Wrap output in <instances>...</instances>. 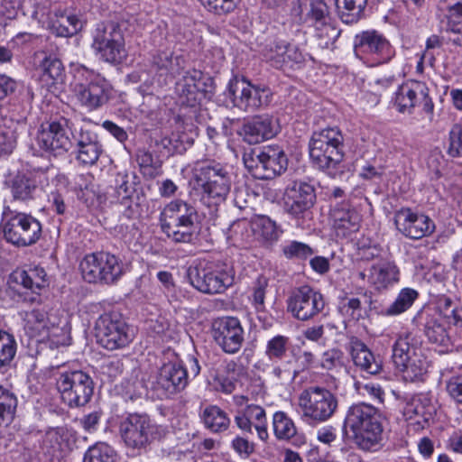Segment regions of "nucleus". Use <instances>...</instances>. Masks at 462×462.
Here are the masks:
<instances>
[{
	"label": "nucleus",
	"mask_w": 462,
	"mask_h": 462,
	"mask_svg": "<svg viewBox=\"0 0 462 462\" xmlns=\"http://www.w3.org/2000/svg\"><path fill=\"white\" fill-rule=\"evenodd\" d=\"M263 157V147L262 149H248L244 152L243 162L245 167L254 175L256 179L261 180L262 166Z\"/></svg>",
	"instance_id": "864d4df0"
},
{
	"label": "nucleus",
	"mask_w": 462,
	"mask_h": 462,
	"mask_svg": "<svg viewBox=\"0 0 462 462\" xmlns=\"http://www.w3.org/2000/svg\"><path fill=\"white\" fill-rule=\"evenodd\" d=\"M340 32L337 20L330 15L328 2L319 0V47L333 46Z\"/></svg>",
	"instance_id": "7c9ffc66"
},
{
	"label": "nucleus",
	"mask_w": 462,
	"mask_h": 462,
	"mask_svg": "<svg viewBox=\"0 0 462 462\" xmlns=\"http://www.w3.org/2000/svg\"><path fill=\"white\" fill-rule=\"evenodd\" d=\"M351 356L355 365L369 374H376L382 369V357L371 348H351Z\"/></svg>",
	"instance_id": "473e14b6"
},
{
	"label": "nucleus",
	"mask_w": 462,
	"mask_h": 462,
	"mask_svg": "<svg viewBox=\"0 0 462 462\" xmlns=\"http://www.w3.org/2000/svg\"><path fill=\"white\" fill-rule=\"evenodd\" d=\"M343 427L363 450H376L383 439V416L378 408L366 402L355 403L347 409Z\"/></svg>",
	"instance_id": "f03ea898"
},
{
	"label": "nucleus",
	"mask_w": 462,
	"mask_h": 462,
	"mask_svg": "<svg viewBox=\"0 0 462 462\" xmlns=\"http://www.w3.org/2000/svg\"><path fill=\"white\" fill-rule=\"evenodd\" d=\"M38 40L39 37L35 34L30 32H20L13 38L12 43L18 48L25 49L32 47Z\"/></svg>",
	"instance_id": "338daca9"
},
{
	"label": "nucleus",
	"mask_w": 462,
	"mask_h": 462,
	"mask_svg": "<svg viewBox=\"0 0 462 462\" xmlns=\"http://www.w3.org/2000/svg\"><path fill=\"white\" fill-rule=\"evenodd\" d=\"M36 189L35 180L25 174L18 173L11 182V192L15 200L32 199Z\"/></svg>",
	"instance_id": "c03bdc74"
},
{
	"label": "nucleus",
	"mask_w": 462,
	"mask_h": 462,
	"mask_svg": "<svg viewBox=\"0 0 462 462\" xmlns=\"http://www.w3.org/2000/svg\"><path fill=\"white\" fill-rule=\"evenodd\" d=\"M184 59L181 56H173L171 51H160L152 59V65L157 70H164L172 75L180 74L183 69Z\"/></svg>",
	"instance_id": "79ce46f5"
},
{
	"label": "nucleus",
	"mask_w": 462,
	"mask_h": 462,
	"mask_svg": "<svg viewBox=\"0 0 462 462\" xmlns=\"http://www.w3.org/2000/svg\"><path fill=\"white\" fill-rule=\"evenodd\" d=\"M354 51L370 67L389 63L395 56V49L389 40L376 30L357 33L354 38Z\"/></svg>",
	"instance_id": "9b49d317"
},
{
	"label": "nucleus",
	"mask_w": 462,
	"mask_h": 462,
	"mask_svg": "<svg viewBox=\"0 0 462 462\" xmlns=\"http://www.w3.org/2000/svg\"><path fill=\"white\" fill-rule=\"evenodd\" d=\"M282 251L287 259H307L313 254V250L308 245L298 241L283 245Z\"/></svg>",
	"instance_id": "6e6d98bb"
},
{
	"label": "nucleus",
	"mask_w": 462,
	"mask_h": 462,
	"mask_svg": "<svg viewBox=\"0 0 462 462\" xmlns=\"http://www.w3.org/2000/svg\"><path fill=\"white\" fill-rule=\"evenodd\" d=\"M189 138L179 134H171L170 136H163L155 140V146L158 151L165 156L174 153H182L187 150V144L191 145Z\"/></svg>",
	"instance_id": "37998d69"
},
{
	"label": "nucleus",
	"mask_w": 462,
	"mask_h": 462,
	"mask_svg": "<svg viewBox=\"0 0 462 462\" xmlns=\"http://www.w3.org/2000/svg\"><path fill=\"white\" fill-rule=\"evenodd\" d=\"M213 337L220 346H240L244 341V329L237 318L226 317L213 325Z\"/></svg>",
	"instance_id": "c85d7f7f"
},
{
	"label": "nucleus",
	"mask_w": 462,
	"mask_h": 462,
	"mask_svg": "<svg viewBox=\"0 0 462 462\" xmlns=\"http://www.w3.org/2000/svg\"><path fill=\"white\" fill-rule=\"evenodd\" d=\"M355 385L359 394L363 396H369L370 398L378 401L380 403L383 402L384 393L379 384L356 382Z\"/></svg>",
	"instance_id": "052dcab7"
},
{
	"label": "nucleus",
	"mask_w": 462,
	"mask_h": 462,
	"mask_svg": "<svg viewBox=\"0 0 462 462\" xmlns=\"http://www.w3.org/2000/svg\"><path fill=\"white\" fill-rule=\"evenodd\" d=\"M254 231L266 243H273L278 240L282 229L269 217L260 216L254 221Z\"/></svg>",
	"instance_id": "a18cd8bd"
},
{
	"label": "nucleus",
	"mask_w": 462,
	"mask_h": 462,
	"mask_svg": "<svg viewBox=\"0 0 462 462\" xmlns=\"http://www.w3.org/2000/svg\"><path fill=\"white\" fill-rule=\"evenodd\" d=\"M269 286L268 279L264 276H259L252 288V303L257 312L265 311V296Z\"/></svg>",
	"instance_id": "5fc2aeb1"
},
{
	"label": "nucleus",
	"mask_w": 462,
	"mask_h": 462,
	"mask_svg": "<svg viewBox=\"0 0 462 462\" xmlns=\"http://www.w3.org/2000/svg\"><path fill=\"white\" fill-rule=\"evenodd\" d=\"M94 385L91 376L81 370L61 373L56 381L62 401L70 408L88 404L94 393Z\"/></svg>",
	"instance_id": "f8f14e48"
},
{
	"label": "nucleus",
	"mask_w": 462,
	"mask_h": 462,
	"mask_svg": "<svg viewBox=\"0 0 462 462\" xmlns=\"http://www.w3.org/2000/svg\"><path fill=\"white\" fill-rule=\"evenodd\" d=\"M448 153L452 157L462 156V127L454 125L449 133V146Z\"/></svg>",
	"instance_id": "bf43d9fd"
},
{
	"label": "nucleus",
	"mask_w": 462,
	"mask_h": 462,
	"mask_svg": "<svg viewBox=\"0 0 462 462\" xmlns=\"http://www.w3.org/2000/svg\"><path fill=\"white\" fill-rule=\"evenodd\" d=\"M403 402V416L409 421V426L414 431L428 427L435 412L430 395L424 393L405 394Z\"/></svg>",
	"instance_id": "aec40b11"
},
{
	"label": "nucleus",
	"mask_w": 462,
	"mask_h": 462,
	"mask_svg": "<svg viewBox=\"0 0 462 462\" xmlns=\"http://www.w3.org/2000/svg\"><path fill=\"white\" fill-rule=\"evenodd\" d=\"M136 162L140 168L146 174L152 175V170H157L161 167L162 162L155 160L152 153L146 149H138L136 152Z\"/></svg>",
	"instance_id": "13d9d810"
},
{
	"label": "nucleus",
	"mask_w": 462,
	"mask_h": 462,
	"mask_svg": "<svg viewBox=\"0 0 462 462\" xmlns=\"http://www.w3.org/2000/svg\"><path fill=\"white\" fill-rule=\"evenodd\" d=\"M394 224L399 232L411 239H420L431 235L435 224L424 214L413 212L411 208H401L395 213Z\"/></svg>",
	"instance_id": "4be33fe9"
},
{
	"label": "nucleus",
	"mask_w": 462,
	"mask_h": 462,
	"mask_svg": "<svg viewBox=\"0 0 462 462\" xmlns=\"http://www.w3.org/2000/svg\"><path fill=\"white\" fill-rule=\"evenodd\" d=\"M330 6L337 3L340 11L341 19L346 23H354L358 22L364 15L367 0H325Z\"/></svg>",
	"instance_id": "4c0bfd02"
},
{
	"label": "nucleus",
	"mask_w": 462,
	"mask_h": 462,
	"mask_svg": "<svg viewBox=\"0 0 462 462\" xmlns=\"http://www.w3.org/2000/svg\"><path fill=\"white\" fill-rule=\"evenodd\" d=\"M18 87L16 80L5 74H0V100L14 94Z\"/></svg>",
	"instance_id": "69168bd1"
},
{
	"label": "nucleus",
	"mask_w": 462,
	"mask_h": 462,
	"mask_svg": "<svg viewBox=\"0 0 462 462\" xmlns=\"http://www.w3.org/2000/svg\"><path fill=\"white\" fill-rule=\"evenodd\" d=\"M263 158L261 180H272L285 172L288 168V157L280 146L263 147Z\"/></svg>",
	"instance_id": "c756f323"
},
{
	"label": "nucleus",
	"mask_w": 462,
	"mask_h": 462,
	"mask_svg": "<svg viewBox=\"0 0 462 462\" xmlns=\"http://www.w3.org/2000/svg\"><path fill=\"white\" fill-rule=\"evenodd\" d=\"M303 419L315 425L318 420V385L304 390L299 398Z\"/></svg>",
	"instance_id": "ea45409f"
},
{
	"label": "nucleus",
	"mask_w": 462,
	"mask_h": 462,
	"mask_svg": "<svg viewBox=\"0 0 462 462\" xmlns=\"http://www.w3.org/2000/svg\"><path fill=\"white\" fill-rule=\"evenodd\" d=\"M244 411L254 424V430L261 440L268 439L266 413L263 408L259 405H247Z\"/></svg>",
	"instance_id": "3c124183"
},
{
	"label": "nucleus",
	"mask_w": 462,
	"mask_h": 462,
	"mask_svg": "<svg viewBox=\"0 0 462 462\" xmlns=\"http://www.w3.org/2000/svg\"><path fill=\"white\" fill-rule=\"evenodd\" d=\"M287 302L288 310L298 319L307 320L316 314V292L310 286L295 289Z\"/></svg>",
	"instance_id": "a878e982"
},
{
	"label": "nucleus",
	"mask_w": 462,
	"mask_h": 462,
	"mask_svg": "<svg viewBox=\"0 0 462 462\" xmlns=\"http://www.w3.org/2000/svg\"><path fill=\"white\" fill-rule=\"evenodd\" d=\"M91 48L104 61L119 64L125 58V39L118 23H97L91 31Z\"/></svg>",
	"instance_id": "6e6552de"
},
{
	"label": "nucleus",
	"mask_w": 462,
	"mask_h": 462,
	"mask_svg": "<svg viewBox=\"0 0 462 462\" xmlns=\"http://www.w3.org/2000/svg\"><path fill=\"white\" fill-rule=\"evenodd\" d=\"M237 134L249 144L260 143L278 133L277 121L268 115L256 116L243 123Z\"/></svg>",
	"instance_id": "b1692460"
},
{
	"label": "nucleus",
	"mask_w": 462,
	"mask_h": 462,
	"mask_svg": "<svg viewBox=\"0 0 462 462\" xmlns=\"http://www.w3.org/2000/svg\"><path fill=\"white\" fill-rule=\"evenodd\" d=\"M338 408V399L330 390L319 387V421L333 416Z\"/></svg>",
	"instance_id": "603ef678"
},
{
	"label": "nucleus",
	"mask_w": 462,
	"mask_h": 462,
	"mask_svg": "<svg viewBox=\"0 0 462 462\" xmlns=\"http://www.w3.org/2000/svg\"><path fill=\"white\" fill-rule=\"evenodd\" d=\"M97 337L99 344L106 346L114 344V346H126L134 337V330L124 321L116 319L112 314H104L96 322Z\"/></svg>",
	"instance_id": "6ab92c4d"
},
{
	"label": "nucleus",
	"mask_w": 462,
	"mask_h": 462,
	"mask_svg": "<svg viewBox=\"0 0 462 462\" xmlns=\"http://www.w3.org/2000/svg\"><path fill=\"white\" fill-rule=\"evenodd\" d=\"M392 359L404 380L422 381L430 366L424 348H393Z\"/></svg>",
	"instance_id": "2eb2a0df"
},
{
	"label": "nucleus",
	"mask_w": 462,
	"mask_h": 462,
	"mask_svg": "<svg viewBox=\"0 0 462 462\" xmlns=\"http://www.w3.org/2000/svg\"><path fill=\"white\" fill-rule=\"evenodd\" d=\"M20 125L11 118H5L0 123V157L10 155L17 145Z\"/></svg>",
	"instance_id": "72a5a7b5"
},
{
	"label": "nucleus",
	"mask_w": 462,
	"mask_h": 462,
	"mask_svg": "<svg viewBox=\"0 0 462 462\" xmlns=\"http://www.w3.org/2000/svg\"><path fill=\"white\" fill-rule=\"evenodd\" d=\"M273 427L275 437L282 440H289L297 432L294 422L283 411H276L273 414Z\"/></svg>",
	"instance_id": "49530a36"
},
{
	"label": "nucleus",
	"mask_w": 462,
	"mask_h": 462,
	"mask_svg": "<svg viewBox=\"0 0 462 462\" xmlns=\"http://www.w3.org/2000/svg\"><path fill=\"white\" fill-rule=\"evenodd\" d=\"M224 96L227 105L245 112H254L269 105L271 90L261 85H254L245 77L233 76L226 86Z\"/></svg>",
	"instance_id": "0eeeda50"
},
{
	"label": "nucleus",
	"mask_w": 462,
	"mask_h": 462,
	"mask_svg": "<svg viewBox=\"0 0 462 462\" xmlns=\"http://www.w3.org/2000/svg\"><path fill=\"white\" fill-rule=\"evenodd\" d=\"M316 189L314 185L307 182L294 183L286 189L284 193L283 208L286 213L303 222L312 220L311 211L316 202Z\"/></svg>",
	"instance_id": "ddd939ff"
},
{
	"label": "nucleus",
	"mask_w": 462,
	"mask_h": 462,
	"mask_svg": "<svg viewBox=\"0 0 462 462\" xmlns=\"http://www.w3.org/2000/svg\"><path fill=\"white\" fill-rule=\"evenodd\" d=\"M356 279L362 282L366 280L370 288L377 292H383L399 282L400 271L394 262L382 261L358 272Z\"/></svg>",
	"instance_id": "412c9836"
},
{
	"label": "nucleus",
	"mask_w": 462,
	"mask_h": 462,
	"mask_svg": "<svg viewBox=\"0 0 462 462\" xmlns=\"http://www.w3.org/2000/svg\"><path fill=\"white\" fill-rule=\"evenodd\" d=\"M286 42L282 40H273L265 44L262 50V54L267 62L276 68L284 67V57Z\"/></svg>",
	"instance_id": "de8ad7c7"
},
{
	"label": "nucleus",
	"mask_w": 462,
	"mask_h": 462,
	"mask_svg": "<svg viewBox=\"0 0 462 462\" xmlns=\"http://www.w3.org/2000/svg\"><path fill=\"white\" fill-rule=\"evenodd\" d=\"M200 419L205 428L213 433L223 432L230 425L226 412L217 405L207 406L200 413Z\"/></svg>",
	"instance_id": "2f4dec72"
},
{
	"label": "nucleus",
	"mask_w": 462,
	"mask_h": 462,
	"mask_svg": "<svg viewBox=\"0 0 462 462\" xmlns=\"http://www.w3.org/2000/svg\"><path fill=\"white\" fill-rule=\"evenodd\" d=\"M210 13L217 15H225L236 9L235 0H199Z\"/></svg>",
	"instance_id": "4d7b16f0"
},
{
	"label": "nucleus",
	"mask_w": 462,
	"mask_h": 462,
	"mask_svg": "<svg viewBox=\"0 0 462 462\" xmlns=\"http://www.w3.org/2000/svg\"><path fill=\"white\" fill-rule=\"evenodd\" d=\"M11 280L34 294L29 300L32 303L41 302V291L49 285L45 270L39 266L16 270L11 274Z\"/></svg>",
	"instance_id": "bb28decb"
},
{
	"label": "nucleus",
	"mask_w": 462,
	"mask_h": 462,
	"mask_svg": "<svg viewBox=\"0 0 462 462\" xmlns=\"http://www.w3.org/2000/svg\"><path fill=\"white\" fill-rule=\"evenodd\" d=\"M164 218L161 224L176 225H199V215L197 208L182 199L171 201L164 208Z\"/></svg>",
	"instance_id": "cd10ccee"
},
{
	"label": "nucleus",
	"mask_w": 462,
	"mask_h": 462,
	"mask_svg": "<svg viewBox=\"0 0 462 462\" xmlns=\"http://www.w3.org/2000/svg\"><path fill=\"white\" fill-rule=\"evenodd\" d=\"M340 311L353 319L358 320L361 317V301L358 298L344 300L340 304Z\"/></svg>",
	"instance_id": "e2e57ef3"
},
{
	"label": "nucleus",
	"mask_w": 462,
	"mask_h": 462,
	"mask_svg": "<svg viewBox=\"0 0 462 462\" xmlns=\"http://www.w3.org/2000/svg\"><path fill=\"white\" fill-rule=\"evenodd\" d=\"M343 135L337 127H328L319 132V167L328 175L335 177L337 173V166L343 158Z\"/></svg>",
	"instance_id": "a211bd4d"
},
{
	"label": "nucleus",
	"mask_w": 462,
	"mask_h": 462,
	"mask_svg": "<svg viewBox=\"0 0 462 462\" xmlns=\"http://www.w3.org/2000/svg\"><path fill=\"white\" fill-rule=\"evenodd\" d=\"M446 390L454 401L462 404V374L451 376L447 381Z\"/></svg>",
	"instance_id": "0e129e2a"
},
{
	"label": "nucleus",
	"mask_w": 462,
	"mask_h": 462,
	"mask_svg": "<svg viewBox=\"0 0 462 462\" xmlns=\"http://www.w3.org/2000/svg\"><path fill=\"white\" fill-rule=\"evenodd\" d=\"M429 92L426 83L417 80L407 81L398 88L394 106L400 113L411 114L415 106H420L425 113L432 114L434 104Z\"/></svg>",
	"instance_id": "4468645a"
},
{
	"label": "nucleus",
	"mask_w": 462,
	"mask_h": 462,
	"mask_svg": "<svg viewBox=\"0 0 462 462\" xmlns=\"http://www.w3.org/2000/svg\"><path fill=\"white\" fill-rule=\"evenodd\" d=\"M437 310L448 325L462 330V305L443 295L438 299Z\"/></svg>",
	"instance_id": "e433bc0d"
},
{
	"label": "nucleus",
	"mask_w": 462,
	"mask_h": 462,
	"mask_svg": "<svg viewBox=\"0 0 462 462\" xmlns=\"http://www.w3.org/2000/svg\"><path fill=\"white\" fill-rule=\"evenodd\" d=\"M232 448L240 455L249 457L254 450V445L246 439L236 437L232 441Z\"/></svg>",
	"instance_id": "774afa93"
},
{
	"label": "nucleus",
	"mask_w": 462,
	"mask_h": 462,
	"mask_svg": "<svg viewBox=\"0 0 462 462\" xmlns=\"http://www.w3.org/2000/svg\"><path fill=\"white\" fill-rule=\"evenodd\" d=\"M116 452L105 442H98L88 448L84 455L83 462H114Z\"/></svg>",
	"instance_id": "8fccbe9b"
},
{
	"label": "nucleus",
	"mask_w": 462,
	"mask_h": 462,
	"mask_svg": "<svg viewBox=\"0 0 462 462\" xmlns=\"http://www.w3.org/2000/svg\"><path fill=\"white\" fill-rule=\"evenodd\" d=\"M36 145L49 156H62L72 147L66 124L51 122L46 126L42 125L35 138Z\"/></svg>",
	"instance_id": "dca6fc26"
},
{
	"label": "nucleus",
	"mask_w": 462,
	"mask_h": 462,
	"mask_svg": "<svg viewBox=\"0 0 462 462\" xmlns=\"http://www.w3.org/2000/svg\"><path fill=\"white\" fill-rule=\"evenodd\" d=\"M179 103L181 106L197 110L201 100H211L216 92L214 79L196 69L185 71L176 84Z\"/></svg>",
	"instance_id": "1a4fd4ad"
},
{
	"label": "nucleus",
	"mask_w": 462,
	"mask_h": 462,
	"mask_svg": "<svg viewBox=\"0 0 462 462\" xmlns=\"http://www.w3.org/2000/svg\"><path fill=\"white\" fill-rule=\"evenodd\" d=\"M188 385L187 369L180 363L164 364L152 382V390L158 399H167L186 388Z\"/></svg>",
	"instance_id": "f3484780"
},
{
	"label": "nucleus",
	"mask_w": 462,
	"mask_h": 462,
	"mask_svg": "<svg viewBox=\"0 0 462 462\" xmlns=\"http://www.w3.org/2000/svg\"><path fill=\"white\" fill-rule=\"evenodd\" d=\"M57 19L52 21L51 31L58 37H71L82 29L81 20L73 14H55Z\"/></svg>",
	"instance_id": "c9c22d12"
},
{
	"label": "nucleus",
	"mask_w": 462,
	"mask_h": 462,
	"mask_svg": "<svg viewBox=\"0 0 462 462\" xmlns=\"http://www.w3.org/2000/svg\"><path fill=\"white\" fill-rule=\"evenodd\" d=\"M42 234V226L36 217L5 207L0 235L5 242L17 247H27L36 244Z\"/></svg>",
	"instance_id": "20e7f679"
},
{
	"label": "nucleus",
	"mask_w": 462,
	"mask_h": 462,
	"mask_svg": "<svg viewBox=\"0 0 462 462\" xmlns=\"http://www.w3.org/2000/svg\"><path fill=\"white\" fill-rule=\"evenodd\" d=\"M76 143V159L84 165H94L103 152L97 134L89 130L80 128L73 134Z\"/></svg>",
	"instance_id": "393cba45"
},
{
	"label": "nucleus",
	"mask_w": 462,
	"mask_h": 462,
	"mask_svg": "<svg viewBox=\"0 0 462 462\" xmlns=\"http://www.w3.org/2000/svg\"><path fill=\"white\" fill-rule=\"evenodd\" d=\"M72 91L79 103L89 111L97 110L112 98V86L100 73L81 65L76 68Z\"/></svg>",
	"instance_id": "7ed1b4c3"
},
{
	"label": "nucleus",
	"mask_w": 462,
	"mask_h": 462,
	"mask_svg": "<svg viewBox=\"0 0 462 462\" xmlns=\"http://www.w3.org/2000/svg\"><path fill=\"white\" fill-rule=\"evenodd\" d=\"M23 0H0V15L14 19L22 11Z\"/></svg>",
	"instance_id": "680f3d73"
},
{
	"label": "nucleus",
	"mask_w": 462,
	"mask_h": 462,
	"mask_svg": "<svg viewBox=\"0 0 462 462\" xmlns=\"http://www.w3.org/2000/svg\"><path fill=\"white\" fill-rule=\"evenodd\" d=\"M419 292L411 288H404L400 291L395 300L388 307L381 310L383 316H397L407 311L418 299Z\"/></svg>",
	"instance_id": "a19ab883"
},
{
	"label": "nucleus",
	"mask_w": 462,
	"mask_h": 462,
	"mask_svg": "<svg viewBox=\"0 0 462 462\" xmlns=\"http://www.w3.org/2000/svg\"><path fill=\"white\" fill-rule=\"evenodd\" d=\"M190 184L200 202L217 210L230 192L232 178L227 169L215 161L198 162L191 171Z\"/></svg>",
	"instance_id": "f257e3e1"
},
{
	"label": "nucleus",
	"mask_w": 462,
	"mask_h": 462,
	"mask_svg": "<svg viewBox=\"0 0 462 462\" xmlns=\"http://www.w3.org/2000/svg\"><path fill=\"white\" fill-rule=\"evenodd\" d=\"M190 285L204 294L223 293L234 283V272L221 261H204L186 272Z\"/></svg>",
	"instance_id": "39448f33"
},
{
	"label": "nucleus",
	"mask_w": 462,
	"mask_h": 462,
	"mask_svg": "<svg viewBox=\"0 0 462 462\" xmlns=\"http://www.w3.org/2000/svg\"><path fill=\"white\" fill-rule=\"evenodd\" d=\"M17 402L16 396L0 385V426L13 420Z\"/></svg>",
	"instance_id": "09e8293b"
},
{
	"label": "nucleus",
	"mask_w": 462,
	"mask_h": 462,
	"mask_svg": "<svg viewBox=\"0 0 462 462\" xmlns=\"http://www.w3.org/2000/svg\"><path fill=\"white\" fill-rule=\"evenodd\" d=\"M115 181L119 203L125 206L123 217L127 219L134 218L140 207L139 177L134 172H119Z\"/></svg>",
	"instance_id": "5701e85b"
},
{
	"label": "nucleus",
	"mask_w": 462,
	"mask_h": 462,
	"mask_svg": "<svg viewBox=\"0 0 462 462\" xmlns=\"http://www.w3.org/2000/svg\"><path fill=\"white\" fill-rule=\"evenodd\" d=\"M162 230L175 243H192L199 234V225H176L161 224Z\"/></svg>",
	"instance_id": "58836bf2"
},
{
	"label": "nucleus",
	"mask_w": 462,
	"mask_h": 462,
	"mask_svg": "<svg viewBox=\"0 0 462 462\" xmlns=\"http://www.w3.org/2000/svg\"><path fill=\"white\" fill-rule=\"evenodd\" d=\"M79 268L88 282L114 284L124 273L122 260L104 251L87 254L80 262Z\"/></svg>",
	"instance_id": "9d476101"
},
{
	"label": "nucleus",
	"mask_w": 462,
	"mask_h": 462,
	"mask_svg": "<svg viewBox=\"0 0 462 462\" xmlns=\"http://www.w3.org/2000/svg\"><path fill=\"white\" fill-rule=\"evenodd\" d=\"M38 69L42 72V79L50 81L51 84H60L64 81L65 68L56 55L45 54L38 65Z\"/></svg>",
	"instance_id": "f704fd0d"
},
{
	"label": "nucleus",
	"mask_w": 462,
	"mask_h": 462,
	"mask_svg": "<svg viewBox=\"0 0 462 462\" xmlns=\"http://www.w3.org/2000/svg\"><path fill=\"white\" fill-rule=\"evenodd\" d=\"M119 433L128 448L142 451L160 439L164 430L146 413H128L119 423Z\"/></svg>",
	"instance_id": "423d86ee"
}]
</instances>
